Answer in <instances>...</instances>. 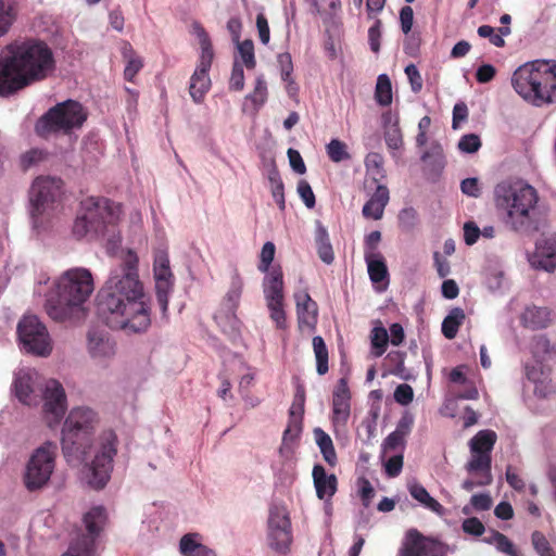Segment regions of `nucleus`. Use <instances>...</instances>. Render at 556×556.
<instances>
[{
	"label": "nucleus",
	"instance_id": "nucleus-1",
	"mask_svg": "<svg viewBox=\"0 0 556 556\" xmlns=\"http://www.w3.org/2000/svg\"><path fill=\"white\" fill-rule=\"evenodd\" d=\"M138 265L135 251L124 252L98 295L99 309L115 318L111 326L135 333L147 331L151 325L150 299L139 279Z\"/></svg>",
	"mask_w": 556,
	"mask_h": 556
},
{
	"label": "nucleus",
	"instance_id": "nucleus-2",
	"mask_svg": "<svg viewBox=\"0 0 556 556\" xmlns=\"http://www.w3.org/2000/svg\"><path fill=\"white\" fill-rule=\"evenodd\" d=\"M56 68L54 53L40 39L28 38L7 46L0 58V96L9 97L50 77Z\"/></svg>",
	"mask_w": 556,
	"mask_h": 556
},
{
	"label": "nucleus",
	"instance_id": "nucleus-3",
	"mask_svg": "<svg viewBox=\"0 0 556 556\" xmlns=\"http://www.w3.org/2000/svg\"><path fill=\"white\" fill-rule=\"evenodd\" d=\"M494 202L503 215V222L510 230L533 235L541 225L539 193L534 187L521 181H503L494 189Z\"/></svg>",
	"mask_w": 556,
	"mask_h": 556
},
{
	"label": "nucleus",
	"instance_id": "nucleus-4",
	"mask_svg": "<svg viewBox=\"0 0 556 556\" xmlns=\"http://www.w3.org/2000/svg\"><path fill=\"white\" fill-rule=\"evenodd\" d=\"M94 290L89 269L75 267L64 271L55 283V292L46 301V312L55 321H66L83 313V305Z\"/></svg>",
	"mask_w": 556,
	"mask_h": 556
},
{
	"label": "nucleus",
	"instance_id": "nucleus-5",
	"mask_svg": "<svg viewBox=\"0 0 556 556\" xmlns=\"http://www.w3.org/2000/svg\"><path fill=\"white\" fill-rule=\"evenodd\" d=\"M122 205L104 197H88L80 202V211L74 220L73 236L106 239L115 242L119 238Z\"/></svg>",
	"mask_w": 556,
	"mask_h": 556
},
{
	"label": "nucleus",
	"instance_id": "nucleus-6",
	"mask_svg": "<svg viewBox=\"0 0 556 556\" xmlns=\"http://www.w3.org/2000/svg\"><path fill=\"white\" fill-rule=\"evenodd\" d=\"M511 85L523 100L535 106L556 102V62L536 60L519 66L513 74Z\"/></svg>",
	"mask_w": 556,
	"mask_h": 556
},
{
	"label": "nucleus",
	"instance_id": "nucleus-7",
	"mask_svg": "<svg viewBox=\"0 0 556 556\" xmlns=\"http://www.w3.org/2000/svg\"><path fill=\"white\" fill-rule=\"evenodd\" d=\"M97 414L87 407L73 408L62 429V451L66 457L85 460L91 445Z\"/></svg>",
	"mask_w": 556,
	"mask_h": 556
},
{
	"label": "nucleus",
	"instance_id": "nucleus-8",
	"mask_svg": "<svg viewBox=\"0 0 556 556\" xmlns=\"http://www.w3.org/2000/svg\"><path fill=\"white\" fill-rule=\"evenodd\" d=\"M87 119L84 106L75 100H66L49 109L36 124L39 136L46 137L54 132L70 134L80 128Z\"/></svg>",
	"mask_w": 556,
	"mask_h": 556
},
{
	"label": "nucleus",
	"instance_id": "nucleus-9",
	"mask_svg": "<svg viewBox=\"0 0 556 556\" xmlns=\"http://www.w3.org/2000/svg\"><path fill=\"white\" fill-rule=\"evenodd\" d=\"M61 193V179L40 176L33 181L29 189V203L35 227H39L43 216H49L58 207Z\"/></svg>",
	"mask_w": 556,
	"mask_h": 556
},
{
	"label": "nucleus",
	"instance_id": "nucleus-10",
	"mask_svg": "<svg viewBox=\"0 0 556 556\" xmlns=\"http://www.w3.org/2000/svg\"><path fill=\"white\" fill-rule=\"evenodd\" d=\"M194 29L199 38L201 55L190 78L189 93L195 103H201L212 85L208 72L213 63L214 51L211 38L203 26L197 23Z\"/></svg>",
	"mask_w": 556,
	"mask_h": 556
},
{
	"label": "nucleus",
	"instance_id": "nucleus-11",
	"mask_svg": "<svg viewBox=\"0 0 556 556\" xmlns=\"http://www.w3.org/2000/svg\"><path fill=\"white\" fill-rule=\"evenodd\" d=\"M117 435L112 430L101 433L97 454L88 466L90 472L89 484L94 489H102L110 480L113 469V458L117 453Z\"/></svg>",
	"mask_w": 556,
	"mask_h": 556
},
{
	"label": "nucleus",
	"instance_id": "nucleus-12",
	"mask_svg": "<svg viewBox=\"0 0 556 556\" xmlns=\"http://www.w3.org/2000/svg\"><path fill=\"white\" fill-rule=\"evenodd\" d=\"M56 446L53 443H46L38 447L31 455L24 476V482L29 491H35L50 480L54 469Z\"/></svg>",
	"mask_w": 556,
	"mask_h": 556
},
{
	"label": "nucleus",
	"instance_id": "nucleus-13",
	"mask_svg": "<svg viewBox=\"0 0 556 556\" xmlns=\"http://www.w3.org/2000/svg\"><path fill=\"white\" fill-rule=\"evenodd\" d=\"M17 334L23 349L38 356H47L52 351L46 326L36 316H24L17 325Z\"/></svg>",
	"mask_w": 556,
	"mask_h": 556
},
{
	"label": "nucleus",
	"instance_id": "nucleus-14",
	"mask_svg": "<svg viewBox=\"0 0 556 556\" xmlns=\"http://www.w3.org/2000/svg\"><path fill=\"white\" fill-rule=\"evenodd\" d=\"M106 521V511L102 506L92 507L84 516V522L89 535H81L73 542L62 556H91L94 539L99 535Z\"/></svg>",
	"mask_w": 556,
	"mask_h": 556
},
{
	"label": "nucleus",
	"instance_id": "nucleus-15",
	"mask_svg": "<svg viewBox=\"0 0 556 556\" xmlns=\"http://www.w3.org/2000/svg\"><path fill=\"white\" fill-rule=\"evenodd\" d=\"M269 546L279 553H287L292 542L291 522L285 507L273 506L268 517Z\"/></svg>",
	"mask_w": 556,
	"mask_h": 556
},
{
	"label": "nucleus",
	"instance_id": "nucleus-16",
	"mask_svg": "<svg viewBox=\"0 0 556 556\" xmlns=\"http://www.w3.org/2000/svg\"><path fill=\"white\" fill-rule=\"evenodd\" d=\"M351 414V392L345 378H341L333 391L331 421L334 426H346Z\"/></svg>",
	"mask_w": 556,
	"mask_h": 556
},
{
	"label": "nucleus",
	"instance_id": "nucleus-17",
	"mask_svg": "<svg viewBox=\"0 0 556 556\" xmlns=\"http://www.w3.org/2000/svg\"><path fill=\"white\" fill-rule=\"evenodd\" d=\"M533 267L554 271L556 269V233L541 238L530 260Z\"/></svg>",
	"mask_w": 556,
	"mask_h": 556
},
{
	"label": "nucleus",
	"instance_id": "nucleus-18",
	"mask_svg": "<svg viewBox=\"0 0 556 556\" xmlns=\"http://www.w3.org/2000/svg\"><path fill=\"white\" fill-rule=\"evenodd\" d=\"M43 409L47 415H52L58 422L66 410V395L62 384L56 380H49L43 394Z\"/></svg>",
	"mask_w": 556,
	"mask_h": 556
},
{
	"label": "nucleus",
	"instance_id": "nucleus-19",
	"mask_svg": "<svg viewBox=\"0 0 556 556\" xmlns=\"http://www.w3.org/2000/svg\"><path fill=\"white\" fill-rule=\"evenodd\" d=\"M296 305V317L301 330H315L318 317L317 303L311 298L307 291L294 294Z\"/></svg>",
	"mask_w": 556,
	"mask_h": 556
},
{
	"label": "nucleus",
	"instance_id": "nucleus-20",
	"mask_svg": "<svg viewBox=\"0 0 556 556\" xmlns=\"http://www.w3.org/2000/svg\"><path fill=\"white\" fill-rule=\"evenodd\" d=\"M37 374L30 369H20L14 377L13 390L18 401L26 405L37 403L35 378Z\"/></svg>",
	"mask_w": 556,
	"mask_h": 556
},
{
	"label": "nucleus",
	"instance_id": "nucleus-21",
	"mask_svg": "<svg viewBox=\"0 0 556 556\" xmlns=\"http://www.w3.org/2000/svg\"><path fill=\"white\" fill-rule=\"evenodd\" d=\"M433 543L418 530L410 529L405 535L400 556H433Z\"/></svg>",
	"mask_w": 556,
	"mask_h": 556
},
{
	"label": "nucleus",
	"instance_id": "nucleus-22",
	"mask_svg": "<svg viewBox=\"0 0 556 556\" xmlns=\"http://www.w3.org/2000/svg\"><path fill=\"white\" fill-rule=\"evenodd\" d=\"M88 352L93 358H110L115 354V344L106 333L97 329L88 331Z\"/></svg>",
	"mask_w": 556,
	"mask_h": 556
},
{
	"label": "nucleus",
	"instance_id": "nucleus-23",
	"mask_svg": "<svg viewBox=\"0 0 556 556\" xmlns=\"http://www.w3.org/2000/svg\"><path fill=\"white\" fill-rule=\"evenodd\" d=\"M264 295L267 304L283 303V274L280 267H273L264 279Z\"/></svg>",
	"mask_w": 556,
	"mask_h": 556
},
{
	"label": "nucleus",
	"instance_id": "nucleus-24",
	"mask_svg": "<svg viewBox=\"0 0 556 556\" xmlns=\"http://www.w3.org/2000/svg\"><path fill=\"white\" fill-rule=\"evenodd\" d=\"M153 274L156 300L163 316H166L168 311V295L174 287V275L172 269H153Z\"/></svg>",
	"mask_w": 556,
	"mask_h": 556
},
{
	"label": "nucleus",
	"instance_id": "nucleus-25",
	"mask_svg": "<svg viewBox=\"0 0 556 556\" xmlns=\"http://www.w3.org/2000/svg\"><path fill=\"white\" fill-rule=\"evenodd\" d=\"M312 476L314 486L316 489V495L319 500H328L336 494L338 486L337 477L333 473L327 475L324 466L319 464L315 465L313 467Z\"/></svg>",
	"mask_w": 556,
	"mask_h": 556
},
{
	"label": "nucleus",
	"instance_id": "nucleus-26",
	"mask_svg": "<svg viewBox=\"0 0 556 556\" xmlns=\"http://www.w3.org/2000/svg\"><path fill=\"white\" fill-rule=\"evenodd\" d=\"M389 199V189L383 185H378L374 194L363 206L364 217L375 220L381 219Z\"/></svg>",
	"mask_w": 556,
	"mask_h": 556
},
{
	"label": "nucleus",
	"instance_id": "nucleus-27",
	"mask_svg": "<svg viewBox=\"0 0 556 556\" xmlns=\"http://www.w3.org/2000/svg\"><path fill=\"white\" fill-rule=\"evenodd\" d=\"M470 459L465 465V469L469 475L483 476L482 483H492L493 477L491 472L492 457L489 453L470 452Z\"/></svg>",
	"mask_w": 556,
	"mask_h": 556
},
{
	"label": "nucleus",
	"instance_id": "nucleus-28",
	"mask_svg": "<svg viewBox=\"0 0 556 556\" xmlns=\"http://www.w3.org/2000/svg\"><path fill=\"white\" fill-rule=\"evenodd\" d=\"M243 290V279L238 273V270L233 271L231 277V282L228 292L226 293L223 307L227 315L235 316V313L239 306L240 298Z\"/></svg>",
	"mask_w": 556,
	"mask_h": 556
},
{
	"label": "nucleus",
	"instance_id": "nucleus-29",
	"mask_svg": "<svg viewBox=\"0 0 556 556\" xmlns=\"http://www.w3.org/2000/svg\"><path fill=\"white\" fill-rule=\"evenodd\" d=\"M122 56L123 60L126 62V66L124 70V78L127 81L132 83L136 75L143 67V60L137 54L132 46L127 41H125L122 47Z\"/></svg>",
	"mask_w": 556,
	"mask_h": 556
},
{
	"label": "nucleus",
	"instance_id": "nucleus-30",
	"mask_svg": "<svg viewBox=\"0 0 556 556\" xmlns=\"http://www.w3.org/2000/svg\"><path fill=\"white\" fill-rule=\"evenodd\" d=\"M198 533H187L179 542V551L184 556H216V553L197 541Z\"/></svg>",
	"mask_w": 556,
	"mask_h": 556
},
{
	"label": "nucleus",
	"instance_id": "nucleus-31",
	"mask_svg": "<svg viewBox=\"0 0 556 556\" xmlns=\"http://www.w3.org/2000/svg\"><path fill=\"white\" fill-rule=\"evenodd\" d=\"M408 491L412 497L418 501L422 506L430 509L433 513L441 514L443 506L426 490L424 485L418 482H413L408 485Z\"/></svg>",
	"mask_w": 556,
	"mask_h": 556
},
{
	"label": "nucleus",
	"instance_id": "nucleus-32",
	"mask_svg": "<svg viewBox=\"0 0 556 556\" xmlns=\"http://www.w3.org/2000/svg\"><path fill=\"white\" fill-rule=\"evenodd\" d=\"M495 442H496V433L494 431L480 430L469 441L470 452H477V453H483V454L489 453V455H491V452L494 447Z\"/></svg>",
	"mask_w": 556,
	"mask_h": 556
},
{
	"label": "nucleus",
	"instance_id": "nucleus-33",
	"mask_svg": "<svg viewBox=\"0 0 556 556\" xmlns=\"http://www.w3.org/2000/svg\"><path fill=\"white\" fill-rule=\"evenodd\" d=\"M466 318L465 312L460 307H454L450 311L448 315L443 319L442 333L446 339H454L458 332L459 327Z\"/></svg>",
	"mask_w": 556,
	"mask_h": 556
},
{
	"label": "nucleus",
	"instance_id": "nucleus-34",
	"mask_svg": "<svg viewBox=\"0 0 556 556\" xmlns=\"http://www.w3.org/2000/svg\"><path fill=\"white\" fill-rule=\"evenodd\" d=\"M370 280L379 283L388 279L389 273L382 254L368 255L365 257Z\"/></svg>",
	"mask_w": 556,
	"mask_h": 556
},
{
	"label": "nucleus",
	"instance_id": "nucleus-35",
	"mask_svg": "<svg viewBox=\"0 0 556 556\" xmlns=\"http://www.w3.org/2000/svg\"><path fill=\"white\" fill-rule=\"evenodd\" d=\"M314 435L324 459L328 465L336 466L338 458L330 435L320 428L314 430Z\"/></svg>",
	"mask_w": 556,
	"mask_h": 556
},
{
	"label": "nucleus",
	"instance_id": "nucleus-36",
	"mask_svg": "<svg viewBox=\"0 0 556 556\" xmlns=\"http://www.w3.org/2000/svg\"><path fill=\"white\" fill-rule=\"evenodd\" d=\"M316 245L320 260L326 264H331L334 260L332 247L327 230L321 226L316 231Z\"/></svg>",
	"mask_w": 556,
	"mask_h": 556
},
{
	"label": "nucleus",
	"instance_id": "nucleus-37",
	"mask_svg": "<svg viewBox=\"0 0 556 556\" xmlns=\"http://www.w3.org/2000/svg\"><path fill=\"white\" fill-rule=\"evenodd\" d=\"M313 349L316 357V370L318 375L323 376L328 372V349L324 339L320 336L313 338Z\"/></svg>",
	"mask_w": 556,
	"mask_h": 556
},
{
	"label": "nucleus",
	"instance_id": "nucleus-38",
	"mask_svg": "<svg viewBox=\"0 0 556 556\" xmlns=\"http://www.w3.org/2000/svg\"><path fill=\"white\" fill-rule=\"evenodd\" d=\"M16 8L12 0H0V37L7 34L16 18Z\"/></svg>",
	"mask_w": 556,
	"mask_h": 556
},
{
	"label": "nucleus",
	"instance_id": "nucleus-39",
	"mask_svg": "<svg viewBox=\"0 0 556 556\" xmlns=\"http://www.w3.org/2000/svg\"><path fill=\"white\" fill-rule=\"evenodd\" d=\"M375 99L381 106H389L392 103V86L388 75L378 76Z\"/></svg>",
	"mask_w": 556,
	"mask_h": 556
},
{
	"label": "nucleus",
	"instance_id": "nucleus-40",
	"mask_svg": "<svg viewBox=\"0 0 556 556\" xmlns=\"http://www.w3.org/2000/svg\"><path fill=\"white\" fill-rule=\"evenodd\" d=\"M371 345H372V354L375 357H380L384 354L388 343H389V334L384 327L379 326L375 327L371 330L370 334Z\"/></svg>",
	"mask_w": 556,
	"mask_h": 556
},
{
	"label": "nucleus",
	"instance_id": "nucleus-41",
	"mask_svg": "<svg viewBox=\"0 0 556 556\" xmlns=\"http://www.w3.org/2000/svg\"><path fill=\"white\" fill-rule=\"evenodd\" d=\"M302 431V417L295 416V410L289 412V422L287 429L283 431L282 441L285 444L293 443L300 437Z\"/></svg>",
	"mask_w": 556,
	"mask_h": 556
},
{
	"label": "nucleus",
	"instance_id": "nucleus-42",
	"mask_svg": "<svg viewBox=\"0 0 556 556\" xmlns=\"http://www.w3.org/2000/svg\"><path fill=\"white\" fill-rule=\"evenodd\" d=\"M326 150L329 159L334 163H340L342 161L350 160L351 157L348 152V146L339 139H332L326 146Z\"/></svg>",
	"mask_w": 556,
	"mask_h": 556
},
{
	"label": "nucleus",
	"instance_id": "nucleus-43",
	"mask_svg": "<svg viewBox=\"0 0 556 556\" xmlns=\"http://www.w3.org/2000/svg\"><path fill=\"white\" fill-rule=\"evenodd\" d=\"M548 312L546 308L533 307L528 308L523 314V320L527 325L532 328H544L546 327V317Z\"/></svg>",
	"mask_w": 556,
	"mask_h": 556
},
{
	"label": "nucleus",
	"instance_id": "nucleus-44",
	"mask_svg": "<svg viewBox=\"0 0 556 556\" xmlns=\"http://www.w3.org/2000/svg\"><path fill=\"white\" fill-rule=\"evenodd\" d=\"M485 542L494 544L496 548L505 554L515 555V547L511 541L498 531H492L490 536L484 539Z\"/></svg>",
	"mask_w": 556,
	"mask_h": 556
},
{
	"label": "nucleus",
	"instance_id": "nucleus-45",
	"mask_svg": "<svg viewBox=\"0 0 556 556\" xmlns=\"http://www.w3.org/2000/svg\"><path fill=\"white\" fill-rule=\"evenodd\" d=\"M237 45L244 66L248 70H253L256 66L253 41L251 39H245L242 42L238 41Z\"/></svg>",
	"mask_w": 556,
	"mask_h": 556
},
{
	"label": "nucleus",
	"instance_id": "nucleus-46",
	"mask_svg": "<svg viewBox=\"0 0 556 556\" xmlns=\"http://www.w3.org/2000/svg\"><path fill=\"white\" fill-rule=\"evenodd\" d=\"M531 542L540 556H556L551 543L542 532L534 531L531 535Z\"/></svg>",
	"mask_w": 556,
	"mask_h": 556
},
{
	"label": "nucleus",
	"instance_id": "nucleus-47",
	"mask_svg": "<svg viewBox=\"0 0 556 556\" xmlns=\"http://www.w3.org/2000/svg\"><path fill=\"white\" fill-rule=\"evenodd\" d=\"M47 157V152L41 149H30L21 155L20 163L23 170L39 164Z\"/></svg>",
	"mask_w": 556,
	"mask_h": 556
},
{
	"label": "nucleus",
	"instance_id": "nucleus-48",
	"mask_svg": "<svg viewBox=\"0 0 556 556\" xmlns=\"http://www.w3.org/2000/svg\"><path fill=\"white\" fill-rule=\"evenodd\" d=\"M383 137L387 147L390 150H399L403 146V136L400 128V125H393L389 127L387 130H383Z\"/></svg>",
	"mask_w": 556,
	"mask_h": 556
},
{
	"label": "nucleus",
	"instance_id": "nucleus-49",
	"mask_svg": "<svg viewBox=\"0 0 556 556\" xmlns=\"http://www.w3.org/2000/svg\"><path fill=\"white\" fill-rule=\"evenodd\" d=\"M357 486L362 504L365 508H368L375 496V489L371 485L370 481L365 477H359L357 479Z\"/></svg>",
	"mask_w": 556,
	"mask_h": 556
},
{
	"label": "nucleus",
	"instance_id": "nucleus-50",
	"mask_svg": "<svg viewBox=\"0 0 556 556\" xmlns=\"http://www.w3.org/2000/svg\"><path fill=\"white\" fill-rule=\"evenodd\" d=\"M276 248L270 241L266 242L261 251L258 270L269 273V266L275 257Z\"/></svg>",
	"mask_w": 556,
	"mask_h": 556
},
{
	"label": "nucleus",
	"instance_id": "nucleus-51",
	"mask_svg": "<svg viewBox=\"0 0 556 556\" xmlns=\"http://www.w3.org/2000/svg\"><path fill=\"white\" fill-rule=\"evenodd\" d=\"M252 103L260 108L267 100V86L262 77H258L255 83L254 90L248 96Z\"/></svg>",
	"mask_w": 556,
	"mask_h": 556
},
{
	"label": "nucleus",
	"instance_id": "nucleus-52",
	"mask_svg": "<svg viewBox=\"0 0 556 556\" xmlns=\"http://www.w3.org/2000/svg\"><path fill=\"white\" fill-rule=\"evenodd\" d=\"M270 182H271V194L275 199L276 203L278 204L279 208L281 211L286 207V201H285V188L283 182L278 176V174H275L270 176Z\"/></svg>",
	"mask_w": 556,
	"mask_h": 556
},
{
	"label": "nucleus",
	"instance_id": "nucleus-53",
	"mask_svg": "<svg viewBox=\"0 0 556 556\" xmlns=\"http://www.w3.org/2000/svg\"><path fill=\"white\" fill-rule=\"evenodd\" d=\"M380 241V231L374 230L369 235H367L364 241V257H367L368 255H380L381 253L378 251Z\"/></svg>",
	"mask_w": 556,
	"mask_h": 556
},
{
	"label": "nucleus",
	"instance_id": "nucleus-54",
	"mask_svg": "<svg viewBox=\"0 0 556 556\" xmlns=\"http://www.w3.org/2000/svg\"><path fill=\"white\" fill-rule=\"evenodd\" d=\"M381 20L376 18L375 23L368 29V42L370 50L376 54L379 53L381 46Z\"/></svg>",
	"mask_w": 556,
	"mask_h": 556
},
{
	"label": "nucleus",
	"instance_id": "nucleus-55",
	"mask_svg": "<svg viewBox=\"0 0 556 556\" xmlns=\"http://www.w3.org/2000/svg\"><path fill=\"white\" fill-rule=\"evenodd\" d=\"M269 309V316L271 320L275 323L278 329L287 328V316L283 308V303L279 304H267Z\"/></svg>",
	"mask_w": 556,
	"mask_h": 556
},
{
	"label": "nucleus",
	"instance_id": "nucleus-56",
	"mask_svg": "<svg viewBox=\"0 0 556 556\" xmlns=\"http://www.w3.org/2000/svg\"><path fill=\"white\" fill-rule=\"evenodd\" d=\"M481 147V140L478 135L469 134L460 138L458 149L466 153H475Z\"/></svg>",
	"mask_w": 556,
	"mask_h": 556
},
{
	"label": "nucleus",
	"instance_id": "nucleus-57",
	"mask_svg": "<svg viewBox=\"0 0 556 556\" xmlns=\"http://www.w3.org/2000/svg\"><path fill=\"white\" fill-rule=\"evenodd\" d=\"M277 62L280 68L281 79L283 81H289L293 72L291 54L289 52L279 53L277 56Z\"/></svg>",
	"mask_w": 556,
	"mask_h": 556
},
{
	"label": "nucleus",
	"instance_id": "nucleus-58",
	"mask_svg": "<svg viewBox=\"0 0 556 556\" xmlns=\"http://www.w3.org/2000/svg\"><path fill=\"white\" fill-rule=\"evenodd\" d=\"M244 87V72L241 64L233 63L231 76L229 80V88L235 91H241Z\"/></svg>",
	"mask_w": 556,
	"mask_h": 556
},
{
	"label": "nucleus",
	"instance_id": "nucleus-59",
	"mask_svg": "<svg viewBox=\"0 0 556 556\" xmlns=\"http://www.w3.org/2000/svg\"><path fill=\"white\" fill-rule=\"evenodd\" d=\"M394 400L401 405H408L414 400V390L407 383H402L394 391Z\"/></svg>",
	"mask_w": 556,
	"mask_h": 556
},
{
	"label": "nucleus",
	"instance_id": "nucleus-60",
	"mask_svg": "<svg viewBox=\"0 0 556 556\" xmlns=\"http://www.w3.org/2000/svg\"><path fill=\"white\" fill-rule=\"evenodd\" d=\"M421 45L420 35L417 33H409L404 40V52L409 56H417Z\"/></svg>",
	"mask_w": 556,
	"mask_h": 556
},
{
	"label": "nucleus",
	"instance_id": "nucleus-61",
	"mask_svg": "<svg viewBox=\"0 0 556 556\" xmlns=\"http://www.w3.org/2000/svg\"><path fill=\"white\" fill-rule=\"evenodd\" d=\"M298 192L305 205L313 208L316 204L315 194L306 180H300L298 184Z\"/></svg>",
	"mask_w": 556,
	"mask_h": 556
},
{
	"label": "nucleus",
	"instance_id": "nucleus-62",
	"mask_svg": "<svg viewBox=\"0 0 556 556\" xmlns=\"http://www.w3.org/2000/svg\"><path fill=\"white\" fill-rule=\"evenodd\" d=\"M256 28L261 42L263 45H267L270 40V29L267 17L264 13H258L256 15Z\"/></svg>",
	"mask_w": 556,
	"mask_h": 556
},
{
	"label": "nucleus",
	"instance_id": "nucleus-63",
	"mask_svg": "<svg viewBox=\"0 0 556 556\" xmlns=\"http://www.w3.org/2000/svg\"><path fill=\"white\" fill-rule=\"evenodd\" d=\"M462 527L465 533L475 536L482 535L485 530L484 525L477 517H470L465 519Z\"/></svg>",
	"mask_w": 556,
	"mask_h": 556
},
{
	"label": "nucleus",
	"instance_id": "nucleus-64",
	"mask_svg": "<svg viewBox=\"0 0 556 556\" xmlns=\"http://www.w3.org/2000/svg\"><path fill=\"white\" fill-rule=\"evenodd\" d=\"M405 446V438L396 432H391L383 441V450L386 452H395Z\"/></svg>",
	"mask_w": 556,
	"mask_h": 556
}]
</instances>
